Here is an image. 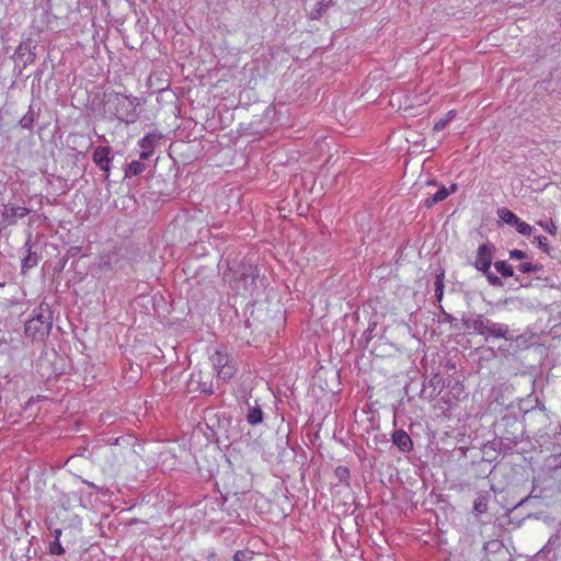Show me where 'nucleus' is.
Here are the masks:
<instances>
[{
    "instance_id": "f257e3e1",
    "label": "nucleus",
    "mask_w": 561,
    "mask_h": 561,
    "mask_svg": "<svg viewBox=\"0 0 561 561\" xmlns=\"http://www.w3.org/2000/svg\"><path fill=\"white\" fill-rule=\"evenodd\" d=\"M53 319L48 308L39 306L33 310V316L25 323V335L32 340H45L51 330Z\"/></svg>"
},
{
    "instance_id": "f03ea898",
    "label": "nucleus",
    "mask_w": 561,
    "mask_h": 561,
    "mask_svg": "<svg viewBox=\"0 0 561 561\" xmlns=\"http://www.w3.org/2000/svg\"><path fill=\"white\" fill-rule=\"evenodd\" d=\"M209 360L216 375L217 381L228 382L237 374L238 367L233 357L226 351H216L210 355Z\"/></svg>"
},
{
    "instance_id": "7ed1b4c3",
    "label": "nucleus",
    "mask_w": 561,
    "mask_h": 561,
    "mask_svg": "<svg viewBox=\"0 0 561 561\" xmlns=\"http://www.w3.org/2000/svg\"><path fill=\"white\" fill-rule=\"evenodd\" d=\"M465 325L485 337L493 336L507 339L506 335L508 333V329L506 325L492 322L482 316H479L476 319L467 320Z\"/></svg>"
},
{
    "instance_id": "20e7f679",
    "label": "nucleus",
    "mask_w": 561,
    "mask_h": 561,
    "mask_svg": "<svg viewBox=\"0 0 561 561\" xmlns=\"http://www.w3.org/2000/svg\"><path fill=\"white\" fill-rule=\"evenodd\" d=\"M136 98L128 96V95H122L116 94L115 95V103H116V113L115 115L121 119L125 122H133L135 118V111H136Z\"/></svg>"
},
{
    "instance_id": "39448f33",
    "label": "nucleus",
    "mask_w": 561,
    "mask_h": 561,
    "mask_svg": "<svg viewBox=\"0 0 561 561\" xmlns=\"http://www.w3.org/2000/svg\"><path fill=\"white\" fill-rule=\"evenodd\" d=\"M493 249L489 244H481L478 248L474 267L481 272H488L492 265Z\"/></svg>"
},
{
    "instance_id": "423d86ee",
    "label": "nucleus",
    "mask_w": 561,
    "mask_h": 561,
    "mask_svg": "<svg viewBox=\"0 0 561 561\" xmlns=\"http://www.w3.org/2000/svg\"><path fill=\"white\" fill-rule=\"evenodd\" d=\"M111 148L110 147H96L92 153L93 162L107 175L111 170Z\"/></svg>"
},
{
    "instance_id": "0eeeda50",
    "label": "nucleus",
    "mask_w": 561,
    "mask_h": 561,
    "mask_svg": "<svg viewBox=\"0 0 561 561\" xmlns=\"http://www.w3.org/2000/svg\"><path fill=\"white\" fill-rule=\"evenodd\" d=\"M393 444L403 453H409L413 448V442L403 430L396 431L392 434Z\"/></svg>"
},
{
    "instance_id": "6e6552de",
    "label": "nucleus",
    "mask_w": 561,
    "mask_h": 561,
    "mask_svg": "<svg viewBox=\"0 0 561 561\" xmlns=\"http://www.w3.org/2000/svg\"><path fill=\"white\" fill-rule=\"evenodd\" d=\"M457 191V184H451L449 188L442 186L438 191L431 197H427L424 201V206L431 208L434 204L446 199L451 193Z\"/></svg>"
},
{
    "instance_id": "1a4fd4ad",
    "label": "nucleus",
    "mask_w": 561,
    "mask_h": 561,
    "mask_svg": "<svg viewBox=\"0 0 561 561\" xmlns=\"http://www.w3.org/2000/svg\"><path fill=\"white\" fill-rule=\"evenodd\" d=\"M154 140L156 136L150 134L146 135L139 140L138 145L142 149L139 154L141 160H147L149 157L152 156Z\"/></svg>"
},
{
    "instance_id": "9d476101",
    "label": "nucleus",
    "mask_w": 561,
    "mask_h": 561,
    "mask_svg": "<svg viewBox=\"0 0 561 561\" xmlns=\"http://www.w3.org/2000/svg\"><path fill=\"white\" fill-rule=\"evenodd\" d=\"M30 213L26 207H5L3 210V217L9 225L15 224V218H23Z\"/></svg>"
},
{
    "instance_id": "9b49d317",
    "label": "nucleus",
    "mask_w": 561,
    "mask_h": 561,
    "mask_svg": "<svg viewBox=\"0 0 561 561\" xmlns=\"http://www.w3.org/2000/svg\"><path fill=\"white\" fill-rule=\"evenodd\" d=\"M497 216L503 222L511 226H515L519 219L512 210L505 207L497 209Z\"/></svg>"
},
{
    "instance_id": "f8f14e48",
    "label": "nucleus",
    "mask_w": 561,
    "mask_h": 561,
    "mask_svg": "<svg viewBox=\"0 0 561 561\" xmlns=\"http://www.w3.org/2000/svg\"><path fill=\"white\" fill-rule=\"evenodd\" d=\"M247 420L250 424L256 425L263 421V412L260 407H251L249 409Z\"/></svg>"
},
{
    "instance_id": "ddd939ff",
    "label": "nucleus",
    "mask_w": 561,
    "mask_h": 561,
    "mask_svg": "<svg viewBox=\"0 0 561 561\" xmlns=\"http://www.w3.org/2000/svg\"><path fill=\"white\" fill-rule=\"evenodd\" d=\"M145 169L146 165L141 161H131L125 170V175L128 178L135 176L142 173Z\"/></svg>"
},
{
    "instance_id": "4468645a",
    "label": "nucleus",
    "mask_w": 561,
    "mask_h": 561,
    "mask_svg": "<svg viewBox=\"0 0 561 561\" xmlns=\"http://www.w3.org/2000/svg\"><path fill=\"white\" fill-rule=\"evenodd\" d=\"M494 267L504 277H512L514 275L513 267L506 261H496Z\"/></svg>"
},
{
    "instance_id": "2eb2a0df",
    "label": "nucleus",
    "mask_w": 561,
    "mask_h": 561,
    "mask_svg": "<svg viewBox=\"0 0 561 561\" xmlns=\"http://www.w3.org/2000/svg\"><path fill=\"white\" fill-rule=\"evenodd\" d=\"M473 511L478 515L484 514L488 511V503L485 496H479L476 499Z\"/></svg>"
},
{
    "instance_id": "dca6fc26",
    "label": "nucleus",
    "mask_w": 561,
    "mask_h": 561,
    "mask_svg": "<svg viewBox=\"0 0 561 561\" xmlns=\"http://www.w3.org/2000/svg\"><path fill=\"white\" fill-rule=\"evenodd\" d=\"M515 227H516V230L518 233L526 236V237L531 236L534 232V228L529 224H527L520 219H518Z\"/></svg>"
},
{
    "instance_id": "f3484780",
    "label": "nucleus",
    "mask_w": 561,
    "mask_h": 561,
    "mask_svg": "<svg viewBox=\"0 0 561 561\" xmlns=\"http://www.w3.org/2000/svg\"><path fill=\"white\" fill-rule=\"evenodd\" d=\"M38 262V259L35 254L31 253V250L28 249V254L23 259L22 261V270H28L33 266H35Z\"/></svg>"
},
{
    "instance_id": "a211bd4d",
    "label": "nucleus",
    "mask_w": 561,
    "mask_h": 561,
    "mask_svg": "<svg viewBox=\"0 0 561 561\" xmlns=\"http://www.w3.org/2000/svg\"><path fill=\"white\" fill-rule=\"evenodd\" d=\"M60 530H57L56 531V539L50 543V553L51 554H57V556H60L65 552L59 539H58V536L60 535Z\"/></svg>"
},
{
    "instance_id": "6ab92c4d",
    "label": "nucleus",
    "mask_w": 561,
    "mask_h": 561,
    "mask_svg": "<svg viewBox=\"0 0 561 561\" xmlns=\"http://www.w3.org/2000/svg\"><path fill=\"white\" fill-rule=\"evenodd\" d=\"M536 242H537L538 248L543 253L550 254V245H549L548 239L546 237H543V236L536 237Z\"/></svg>"
},
{
    "instance_id": "aec40b11",
    "label": "nucleus",
    "mask_w": 561,
    "mask_h": 561,
    "mask_svg": "<svg viewBox=\"0 0 561 561\" xmlns=\"http://www.w3.org/2000/svg\"><path fill=\"white\" fill-rule=\"evenodd\" d=\"M335 476L341 480V481H344V482H347L348 479H350V470L347 467L345 466H339L336 469H335Z\"/></svg>"
},
{
    "instance_id": "412c9836",
    "label": "nucleus",
    "mask_w": 561,
    "mask_h": 561,
    "mask_svg": "<svg viewBox=\"0 0 561 561\" xmlns=\"http://www.w3.org/2000/svg\"><path fill=\"white\" fill-rule=\"evenodd\" d=\"M482 273L486 277L490 285H492V286H502L503 285L501 278L499 276H496L495 274H493L490 270H488V272H482Z\"/></svg>"
},
{
    "instance_id": "4be33fe9",
    "label": "nucleus",
    "mask_w": 561,
    "mask_h": 561,
    "mask_svg": "<svg viewBox=\"0 0 561 561\" xmlns=\"http://www.w3.org/2000/svg\"><path fill=\"white\" fill-rule=\"evenodd\" d=\"M537 270H538L537 266L530 262H524L518 265V271L524 274L533 273V272H536Z\"/></svg>"
},
{
    "instance_id": "5701e85b",
    "label": "nucleus",
    "mask_w": 561,
    "mask_h": 561,
    "mask_svg": "<svg viewBox=\"0 0 561 561\" xmlns=\"http://www.w3.org/2000/svg\"><path fill=\"white\" fill-rule=\"evenodd\" d=\"M251 552L249 551H242L239 550L233 556V561H250L251 560Z\"/></svg>"
},
{
    "instance_id": "b1692460",
    "label": "nucleus",
    "mask_w": 561,
    "mask_h": 561,
    "mask_svg": "<svg viewBox=\"0 0 561 561\" xmlns=\"http://www.w3.org/2000/svg\"><path fill=\"white\" fill-rule=\"evenodd\" d=\"M546 231H548L550 234H556L557 233V226L553 221H550V222H542V221H539L538 222Z\"/></svg>"
},
{
    "instance_id": "393cba45",
    "label": "nucleus",
    "mask_w": 561,
    "mask_h": 561,
    "mask_svg": "<svg viewBox=\"0 0 561 561\" xmlns=\"http://www.w3.org/2000/svg\"><path fill=\"white\" fill-rule=\"evenodd\" d=\"M527 256V254L518 249H514L510 251V257L513 260H523Z\"/></svg>"
},
{
    "instance_id": "a878e982",
    "label": "nucleus",
    "mask_w": 561,
    "mask_h": 561,
    "mask_svg": "<svg viewBox=\"0 0 561 561\" xmlns=\"http://www.w3.org/2000/svg\"><path fill=\"white\" fill-rule=\"evenodd\" d=\"M443 291H444V284H443V280L439 278L437 279V282L435 283V294L437 296V298L440 300L442 297H443Z\"/></svg>"
},
{
    "instance_id": "bb28decb",
    "label": "nucleus",
    "mask_w": 561,
    "mask_h": 561,
    "mask_svg": "<svg viewBox=\"0 0 561 561\" xmlns=\"http://www.w3.org/2000/svg\"><path fill=\"white\" fill-rule=\"evenodd\" d=\"M449 123L446 121V118H440L438 122L435 123L433 130L434 131H440L443 130Z\"/></svg>"
},
{
    "instance_id": "cd10ccee",
    "label": "nucleus",
    "mask_w": 561,
    "mask_h": 561,
    "mask_svg": "<svg viewBox=\"0 0 561 561\" xmlns=\"http://www.w3.org/2000/svg\"><path fill=\"white\" fill-rule=\"evenodd\" d=\"M455 116H456V111H455V110H450V111L446 114L445 118H446V121H447L448 123H450V122L454 119V117H455Z\"/></svg>"
},
{
    "instance_id": "c85d7f7f",
    "label": "nucleus",
    "mask_w": 561,
    "mask_h": 561,
    "mask_svg": "<svg viewBox=\"0 0 561 561\" xmlns=\"http://www.w3.org/2000/svg\"><path fill=\"white\" fill-rule=\"evenodd\" d=\"M202 391L204 392H213L211 386H206L205 383L202 386Z\"/></svg>"
},
{
    "instance_id": "c756f323",
    "label": "nucleus",
    "mask_w": 561,
    "mask_h": 561,
    "mask_svg": "<svg viewBox=\"0 0 561 561\" xmlns=\"http://www.w3.org/2000/svg\"><path fill=\"white\" fill-rule=\"evenodd\" d=\"M2 546V539L0 538V547Z\"/></svg>"
}]
</instances>
